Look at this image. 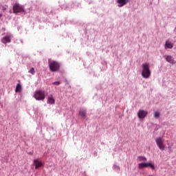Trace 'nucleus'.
Here are the masks:
<instances>
[{
    "instance_id": "obj_2",
    "label": "nucleus",
    "mask_w": 176,
    "mask_h": 176,
    "mask_svg": "<svg viewBox=\"0 0 176 176\" xmlns=\"http://www.w3.org/2000/svg\"><path fill=\"white\" fill-rule=\"evenodd\" d=\"M48 65L51 72H57L60 69V63L56 60L49 61Z\"/></svg>"
},
{
    "instance_id": "obj_14",
    "label": "nucleus",
    "mask_w": 176,
    "mask_h": 176,
    "mask_svg": "<svg viewBox=\"0 0 176 176\" xmlns=\"http://www.w3.org/2000/svg\"><path fill=\"white\" fill-rule=\"evenodd\" d=\"M15 91L16 93H20V91H21V85L20 84L16 85Z\"/></svg>"
},
{
    "instance_id": "obj_8",
    "label": "nucleus",
    "mask_w": 176,
    "mask_h": 176,
    "mask_svg": "<svg viewBox=\"0 0 176 176\" xmlns=\"http://www.w3.org/2000/svg\"><path fill=\"white\" fill-rule=\"evenodd\" d=\"M117 3L118 4V8H123L124 5H126V3H129V0H118Z\"/></svg>"
},
{
    "instance_id": "obj_6",
    "label": "nucleus",
    "mask_w": 176,
    "mask_h": 176,
    "mask_svg": "<svg viewBox=\"0 0 176 176\" xmlns=\"http://www.w3.org/2000/svg\"><path fill=\"white\" fill-rule=\"evenodd\" d=\"M145 167H151V168H152V170H155V166H153V164H151V163H140L138 165V168H144Z\"/></svg>"
},
{
    "instance_id": "obj_10",
    "label": "nucleus",
    "mask_w": 176,
    "mask_h": 176,
    "mask_svg": "<svg viewBox=\"0 0 176 176\" xmlns=\"http://www.w3.org/2000/svg\"><path fill=\"white\" fill-rule=\"evenodd\" d=\"M174 46V44L173 43H171V41H166L164 47L165 49H173V47Z\"/></svg>"
},
{
    "instance_id": "obj_18",
    "label": "nucleus",
    "mask_w": 176,
    "mask_h": 176,
    "mask_svg": "<svg viewBox=\"0 0 176 176\" xmlns=\"http://www.w3.org/2000/svg\"><path fill=\"white\" fill-rule=\"evenodd\" d=\"M29 74H32V75H34L35 74V69H34V67H32L30 70H29Z\"/></svg>"
},
{
    "instance_id": "obj_19",
    "label": "nucleus",
    "mask_w": 176,
    "mask_h": 176,
    "mask_svg": "<svg viewBox=\"0 0 176 176\" xmlns=\"http://www.w3.org/2000/svg\"><path fill=\"white\" fill-rule=\"evenodd\" d=\"M52 85H56V86H58V85H60V81L54 82Z\"/></svg>"
},
{
    "instance_id": "obj_15",
    "label": "nucleus",
    "mask_w": 176,
    "mask_h": 176,
    "mask_svg": "<svg viewBox=\"0 0 176 176\" xmlns=\"http://www.w3.org/2000/svg\"><path fill=\"white\" fill-rule=\"evenodd\" d=\"M79 115L80 116H82V118H85V117L86 116V110L80 111Z\"/></svg>"
},
{
    "instance_id": "obj_3",
    "label": "nucleus",
    "mask_w": 176,
    "mask_h": 176,
    "mask_svg": "<svg viewBox=\"0 0 176 176\" xmlns=\"http://www.w3.org/2000/svg\"><path fill=\"white\" fill-rule=\"evenodd\" d=\"M13 13H24L25 10H24V7L19 3H15L12 8Z\"/></svg>"
},
{
    "instance_id": "obj_20",
    "label": "nucleus",
    "mask_w": 176,
    "mask_h": 176,
    "mask_svg": "<svg viewBox=\"0 0 176 176\" xmlns=\"http://www.w3.org/2000/svg\"><path fill=\"white\" fill-rule=\"evenodd\" d=\"M3 10H6V7H3Z\"/></svg>"
},
{
    "instance_id": "obj_16",
    "label": "nucleus",
    "mask_w": 176,
    "mask_h": 176,
    "mask_svg": "<svg viewBox=\"0 0 176 176\" xmlns=\"http://www.w3.org/2000/svg\"><path fill=\"white\" fill-rule=\"evenodd\" d=\"M160 117V112H159V111H154V118L155 119H159Z\"/></svg>"
},
{
    "instance_id": "obj_12",
    "label": "nucleus",
    "mask_w": 176,
    "mask_h": 176,
    "mask_svg": "<svg viewBox=\"0 0 176 176\" xmlns=\"http://www.w3.org/2000/svg\"><path fill=\"white\" fill-rule=\"evenodd\" d=\"M34 164L35 166L36 170H38L39 167H42V162H40L38 160H34Z\"/></svg>"
},
{
    "instance_id": "obj_5",
    "label": "nucleus",
    "mask_w": 176,
    "mask_h": 176,
    "mask_svg": "<svg viewBox=\"0 0 176 176\" xmlns=\"http://www.w3.org/2000/svg\"><path fill=\"white\" fill-rule=\"evenodd\" d=\"M155 142L157 144V146H158L159 149H160V151H163L165 148L164 146V140H163V138H157L155 139Z\"/></svg>"
},
{
    "instance_id": "obj_21",
    "label": "nucleus",
    "mask_w": 176,
    "mask_h": 176,
    "mask_svg": "<svg viewBox=\"0 0 176 176\" xmlns=\"http://www.w3.org/2000/svg\"><path fill=\"white\" fill-rule=\"evenodd\" d=\"M0 17H2V14H0Z\"/></svg>"
},
{
    "instance_id": "obj_11",
    "label": "nucleus",
    "mask_w": 176,
    "mask_h": 176,
    "mask_svg": "<svg viewBox=\"0 0 176 176\" xmlns=\"http://www.w3.org/2000/svg\"><path fill=\"white\" fill-rule=\"evenodd\" d=\"M47 102V104H51L52 105L55 104L56 100L53 98V95H50V96H48Z\"/></svg>"
},
{
    "instance_id": "obj_4",
    "label": "nucleus",
    "mask_w": 176,
    "mask_h": 176,
    "mask_svg": "<svg viewBox=\"0 0 176 176\" xmlns=\"http://www.w3.org/2000/svg\"><path fill=\"white\" fill-rule=\"evenodd\" d=\"M34 98L38 101H43L45 100V91L38 90L35 92Z\"/></svg>"
},
{
    "instance_id": "obj_1",
    "label": "nucleus",
    "mask_w": 176,
    "mask_h": 176,
    "mask_svg": "<svg viewBox=\"0 0 176 176\" xmlns=\"http://www.w3.org/2000/svg\"><path fill=\"white\" fill-rule=\"evenodd\" d=\"M142 76H143L145 79H148L149 76H151V70L149 69V63H143L142 65Z\"/></svg>"
},
{
    "instance_id": "obj_7",
    "label": "nucleus",
    "mask_w": 176,
    "mask_h": 176,
    "mask_svg": "<svg viewBox=\"0 0 176 176\" xmlns=\"http://www.w3.org/2000/svg\"><path fill=\"white\" fill-rule=\"evenodd\" d=\"M146 115H148V111L145 110H139L138 112V118L139 119H144Z\"/></svg>"
},
{
    "instance_id": "obj_9",
    "label": "nucleus",
    "mask_w": 176,
    "mask_h": 176,
    "mask_svg": "<svg viewBox=\"0 0 176 176\" xmlns=\"http://www.w3.org/2000/svg\"><path fill=\"white\" fill-rule=\"evenodd\" d=\"M12 41V36H6L1 38V42L3 43H10Z\"/></svg>"
},
{
    "instance_id": "obj_13",
    "label": "nucleus",
    "mask_w": 176,
    "mask_h": 176,
    "mask_svg": "<svg viewBox=\"0 0 176 176\" xmlns=\"http://www.w3.org/2000/svg\"><path fill=\"white\" fill-rule=\"evenodd\" d=\"M166 60L168 61V63H170V64H175V60H174L173 56L170 55L166 56Z\"/></svg>"
},
{
    "instance_id": "obj_17",
    "label": "nucleus",
    "mask_w": 176,
    "mask_h": 176,
    "mask_svg": "<svg viewBox=\"0 0 176 176\" xmlns=\"http://www.w3.org/2000/svg\"><path fill=\"white\" fill-rule=\"evenodd\" d=\"M138 159L140 162H146V158L145 157L140 156Z\"/></svg>"
}]
</instances>
